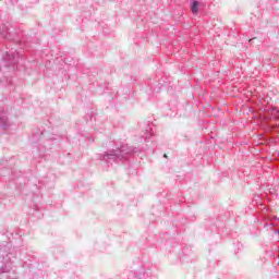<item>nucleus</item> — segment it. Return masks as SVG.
Here are the masks:
<instances>
[{"instance_id": "1", "label": "nucleus", "mask_w": 279, "mask_h": 279, "mask_svg": "<svg viewBox=\"0 0 279 279\" xmlns=\"http://www.w3.org/2000/svg\"><path fill=\"white\" fill-rule=\"evenodd\" d=\"M191 10L193 14H197L199 12V2H193Z\"/></svg>"}, {"instance_id": "2", "label": "nucleus", "mask_w": 279, "mask_h": 279, "mask_svg": "<svg viewBox=\"0 0 279 279\" xmlns=\"http://www.w3.org/2000/svg\"><path fill=\"white\" fill-rule=\"evenodd\" d=\"M163 157L167 158V154H165Z\"/></svg>"}]
</instances>
